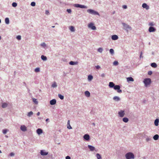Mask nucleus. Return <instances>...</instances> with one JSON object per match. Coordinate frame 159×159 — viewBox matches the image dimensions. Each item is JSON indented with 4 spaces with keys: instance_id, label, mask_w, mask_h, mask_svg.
I'll use <instances>...</instances> for the list:
<instances>
[{
    "instance_id": "obj_17",
    "label": "nucleus",
    "mask_w": 159,
    "mask_h": 159,
    "mask_svg": "<svg viewBox=\"0 0 159 159\" xmlns=\"http://www.w3.org/2000/svg\"><path fill=\"white\" fill-rule=\"evenodd\" d=\"M67 128L69 129H72V127L70 125V120H69L67 122Z\"/></svg>"
},
{
    "instance_id": "obj_62",
    "label": "nucleus",
    "mask_w": 159,
    "mask_h": 159,
    "mask_svg": "<svg viewBox=\"0 0 159 159\" xmlns=\"http://www.w3.org/2000/svg\"><path fill=\"white\" fill-rule=\"evenodd\" d=\"M1 39V36H0V39Z\"/></svg>"
},
{
    "instance_id": "obj_34",
    "label": "nucleus",
    "mask_w": 159,
    "mask_h": 159,
    "mask_svg": "<svg viewBox=\"0 0 159 159\" xmlns=\"http://www.w3.org/2000/svg\"><path fill=\"white\" fill-rule=\"evenodd\" d=\"M96 157L98 159H101L102 157L101 155L98 153H97L96 154Z\"/></svg>"
},
{
    "instance_id": "obj_53",
    "label": "nucleus",
    "mask_w": 159,
    "mask_h": 159,
    "mask_svg": "<svg viewBox=\"0 0 159 159\" xmlns=\"http://www.w3.org/2000/svg\"><path fill=\"white\" fill-rule=\"evenodd\" d=\"M152 74V71H149L148 72V74L149 75H151Z\"/></svg>"
},
{
    "instance_id": "obj_2",
    "label": "nucleus",
    "mask_w": 159,
    "mask_h": 159,
    "mask_svg": "<svg viewBox=\"0 0 159 159\" xmlns=\"http://www.w3.org/2000/svg\"><path fill=\"white\" fill-rule=\"evenodd\" d=\"M87 12L88 13L92 15H98V16H99V14L98 12L91 9H89L87 10Z\"/></svg>"
},
{
    "instance_id": "obj_41",
    "label": "nucleus",
    "mask_w": 159,
    "mask_h": 159,
    "mask_svg": "<svg viewBox=\"0 0 159 159\" xmlns=\"http://www.w3.org/2000/svg\"><path fill=\"white\" fill-rule=\"evenodd\" d=\"M103 49L102 48H99L98 49V51L100 52H102V51Z\"/></svg>"
},
{
    "instance_id": "obj_10",
    "label": "nucleus",
    "mask_w": 159,
    "mask_h": 159,
    "mask_svg": "<svg viewBox=\"0 0 159 159\" xmlns=\"http://www.w3.org/2000/svg\"><path fill=\"white\" fill-rule=\"evenodd\" d=\"M142 6L143 8H146V10H148L149 9V7L146 3H143Z\"/></svg>"
},
{
    "instance_id": "obj_4",
    "label": "nucleus",
    "mask_w": 159,
    "mask_h": 159,
    "mask_svg": "<svg viewBox=\"0 0 159 159\" xmlns=\"http://www.w3.org/2000/svg\"><path fill=\"white\" fill-rule=\"evenodd\" d=\"M122 25L124 27V29L128 31V30H131L132 29L131 27L129 25L124 23H122Z\"/></svg>"
},
{
    "instance_id": "obj_12",
    "label": "nucleus",
    "mask_w": 159,
    "mask_h": 159,
    "mask_svg": "<svg viewBox=\"0 0 159 159\" xmlns=\"http://www.w3.org/2000/svg\"><path fill=\"white\" fill-rule=\"evenodd\" d=\"M84 138L86 140H88L89 139V136L88 134H85L84 136Z\"/></svg>"
},
{
    "instance_id": "obj_56",
    "label": "nucleus",
    "mask_w": 159,
    "mask_h": 159,
    "mask_svg": "<svg viewBox=\"0 0 159 159\" xmlns=\"http://www.w3.org/2000/svg\"><path fill=\"white\" fill-rule=\"evenodd\" d=\"M105 75L104 74H102L101 75V76L102 77H103L105 76Z\"/></svg>"
},
{
    "instance_id": "obj_60",
    "label": "nucleus",
    "mask_w": 159,
    "mask_h": 159,
    "mask_svg": "<svg viewBox=\"0 0 159 159\" xmlns=\"http://www.w3.org/2000/svg\"><path fill=\"white\" fill-rule=\"evenodd\" d=\"M0 153H2V152L0 150Z\"/></svg>"
},
{
    "instance_id": "obj_22",
    "label": "nucleus",
    "mask_w": 159,
    "mask_h": 159,
    "mask_svg": "<svg viewBox=\"0 0 159 159\" xmlns=\"http://www.w3.org/2000/svg\"><path fill=\"white\" fill-rule=\"evenodd\" d=\"M52 87L54 88H56L57 86V83L56 82H54L52 85Z\"/></svg>"
},
{
    "instance_id": "obj_18",
    "label": "nucleus",
    "mask_w": 159,
    "mask_h": 159,
    "mask_svg": "<svg viewBox=\"0 0 159 159\" xmlns=\"http://www.w3.org/2000/svg\"><path fill=\"white\" fill-rule=\"evenodd\" d=\"M114 84L112 82H110L109 83V86L110 88L114 87L115 86Z\"/></svg>"
},
{
    "instance_id": "obj_5",
    "label": "nucleus",
    "mask_w": 159,
    "mask_h": 159,
    "mask_svg": "<svg viewBox=\"0 0 159 159\" xmlns=\"http://www.w3.org/2000/svg\"><path fill=\"white\" fill-rule=\"evenodd\" d=\"M114 89L115 90H117V92L118 93H121L122 92V90L121 89H120V86L119 85H115L114 87H113Z\"/></svg>"
},
{
    "instance_id": "obj_15",
    "label": "nucleus",
    "mask_w": 159,
    "mask_h": 159,
    "mask_svg": "<svg viewBox=\"0 0 159 159\" xmlns=\"http://www.w3.org/2000/svg\"><path fill=\"white\" fill-rule=\"evenodd\" d=\"M37 133L38 134H40L42 133L43 131L41 129H38L37 130Z\"/></svg>"
},
{
    "instance_id": "obj_6",
    "label": "nucleus",
    "mask_w": 159,
    "mask_h": 159,
    "mask_svg": "<svg viewBox=\"0 0 159 159\" xmlns=\"http://www.w3.org/2000/svg\"><path fill=\"white\" fill-rule=\"evenodd\" d=\"M74 6L76 7H80L82 8H87V7L86 6L81 5L78 4H76L74 5Z\"/></svg>"
},
{
    "instance_id": "obj_43",
    "label": "nucleus",
    "mask_w": 159,
    "mask_h": 159,
    "mask_svg": "<svg viewBox=\"0 0 159 159\" xmlns=\"http://www.w3.org/2000/svg\"><path fill=\"white\" fill-rule=\"evenodd\" d=\"M17 5V3L16 2H13L12 4V6L13 7H15Z\"/></svg>"
},
{
    "instance_id": "obj_51",
    "label": "nucleus",
    "mask_w": 159,
    "mask_h": 159,
    "mask_svg": "<svg viewBox=\"0 0 159 159\" xmlns=\"http://www.w3.org/2000/svg\"><path fill=\"white\" fill-rule=\"evenodd\" d=\"M142 54H143L142 52H141V53H140V58L143 57V56H142Z\"/></svg>"
},
{
    "instance_id": "obj_20",
    "label": "nucleus",
    "mask_w": 159,
    "mask_h": 159,
    "mask_svg": "<svg viewBox=\"0 0 159 159\" xmlns=\"http://www.w3.org/2000/svg\"><path fill=\"white\" fill-rule=\"evenodd\" d=\"M88 147L91 151H93L94 150L95 148L91 145H88Z\"/></svg>"
},
{
    "instance_id": "obj_26",
    "label": "nucleus",
    "mask_w": 159,
    "mask_h": 159,
    "mask_svg": "<svg viewBox=\"0 0 159 159\" xmlns=\"http://www.w3.org/2000/svg\"><path fill=\"white\" fill-rule=\"evenodd\" d=\"M159 138V135L158 134L155 135L153 137V139L155 140H157Z\"/></svg>"
},
{
    "instance_id": "obj_37",
    "label": "nucleus",
    "mask_w": 159,
    "mask_h": 159,
    "mask_svg": "<svg viewBox=\"0 0 159 159\" xmlns=\"http://www.w3.org/2000/svg\"><path fill=\"white\" fill-rule=\"evenodd\" d=\"M33 100L34 102L36 104H37L38 103V102L37 101V99L34 98L33 99Z\"/></svg>"
},
{
    "instance_id": "obj_7",
    "label": "nucleus",
    "mask_w": 159,
    "mask_h": 159,
    "mask_svg": "<svg viewBox=\"0 0 159 159\" xmlns=\"http://www.w3.org/2000/svg\"><path fill=\"white\" fill-rule=\"evenodd\" d=\"M88 27L89 28H91L93 30H95L96 29L95 26H94L93 24L92 23L89 24Z\"/></svg>"
},
{
    "instance_id": "obj_23",
    "label": "nucleus",
    "mask_w": 159,
    "mask_h": 159,
    "mask_svg": "<svg viewBox=\"0 0 159 159\" xmlns=\"http://www.w3.org/2000/svg\"><path fill=\"white\" fill-rule=\"evenodd\" d=\"M85 96L87 97H89L90 96V93L88 91H86L85 92Z\"/></svg>"
},
{
    "instance_id": "obj_30",
    "label": "nucleus",
    "mask_w": 159,
    "mask_h": 159,
    "mask_svg": "<svg viewBox=\"0 0 159 159\" xmlns=\"http://www.w3.org/2000/svg\"><path fill=\"white\" fill-rule=\"evenodd\" d=\"M113 99L115 100L118 101L120 100L119 98L117 96H115L113 98Z\"/></svg>"
},
{
    "instance_id": "obj_1",
    "label": "nucleus",
    "mask_w": 159,
    "mask_h": 159,
    "mask_svg": "<svg viewBox=\"0 0 159 159\" xmlns=\"http://www.w3.org/2000/svg\"><path fill=\"white\" fill-rule=\"evenodd\" d=\"M125 157L126 159H134V154L130 152L127 153L125 155Z\"/></svg>"
},
{
    "instance_id": "obj_11",
    "label": "nucleus",
    "mask_w": 159,
    "mask_h": 159,
    "mask_svg": "<svg viewBox=\"0 0 159 159\" xmlns=\"http://www.w3.org/2000/svg\"><path fill=\"white\" fill-rule=\"evenodd\" d=\"M48 152H45L44 150H41L40 152V154L42 155L45 156L46 155L48 154Z\"/></svg>"
},
{
    "instance_id": "obj_57",
    "label": "nucleus",
    "mask_w": 159,
    "mask_h": 159,
    "mask_svg": "<svg viewBox=\"0 0 159 159\" xmlns=\"http://www.w3.org/2000/svg\"><path fill=\"white\" fill-rule=\"evenodd\" d=\"M37 116H39V115H40V112H38L37 114Z\"/></svg>"
},
{
    "instance_id": "obj_44",
    "label": "nucleus",
    "mask_w": 159,
    "mask_h": 159,
    "mask_svg": "<svg viewBox=\"0 0 159 159\" xmlns=\"http://www.w3.org/2000/svg\"><path fill=\"white\" fill-rule=\"evenodd\" d=\"M31 5L32 6H34L35 5V3L34 2H32L31 3Z\"/></svg>"
},
{
    "instance_id": "obj_36",
    "label": "nucleus",
    "mask_w": 159,
    "mask_h": 159,
    "mask_svg": "<svg viewBox=\"0 0 159 159\" xmlns=\"http://www.w3.org/2000/svg\"><path fill=\"white\" fill-rule=\"evenodd\" d=\"M33 114V112L32 111H31L28 112V115H27V116H28L30 117Z\"/></svg>"
},
{
    "instance_id": "obj_21",
    "label": "nucleus",
    "mask_w": 159,
    "mask_h": 159,
    "mask_svg": "<svg viewBox=\"0 0 159 159\" xmlns=\"http://www.w3.org/2000/svg\"><path fill=\"white\" fill-rule=\"evenodd\" d=\"M69 64L70 65H77L78 64V62L77 61L74 62L73 61H70Z\"/></svg>"
},
{
    "instance_id": "obj_39",
    "label": "nucleus",
    "mask_w": 159,
    "mask_h": 159,
    "mask_svg": "<svg viewBox=\"0 0 159 159\" xmlns=\"http://www.w3.org/2000/svg\"><path fill=\"white\" fill-rule=\"evenodd\" d=\"M40 71L39 68H37L35 69V72H39Z\"/></svg>"
},
{
    "instance_id": "obj_14",
    "label": "nucleus",
    "mask_w": 159,
    "mask_h": 159,
    "mask_svg": "<svg viewBox=\"0 0 159 159\" xmlns=\"http://www.w3.org/2000/svg\"><path fill=\"white\" fill-rule=\"evenodd\" d=\"M56 103V100L55 99H53L50 101V104L53 105L55 104Z\"/></svg>"
},
{
    "instance_id": "obj_29",
    "label": "nucleus",
    "mask_w": 159,
    "mask_h": 159,
    "mask_svg": "<svg viewBox=\"0 0 159 159\" xmlns=\"http://www.w3.org/2000/svg\"><path fill=\"white\" fill-rule=\"evenodd\" d=\"M5 22L6 24H8L9 23V19L8 18H6L5 19Z\"/></svg>"
},
{
    "instance_id": "obj_35",
    "label": "nucleus",
    "mask_w": 159,
    "mask_h": 159,
    "mask_svg": "<svg viewBox=\"0 0 159 159\" xmlns=\"http://www.w3.org/2000/svg\"><path fill=\"white\" fill-rule=\"evenodd\" d=\"M58 96L61 100L64 99V96L61 94H58Z\"/></svg>"
},
{
    "instance_id": "obj_47",
    "label": "nucleus",
    "mask_w": 159,
    "mask_h": 159,
    "mask_svg": "<svg viewBox=\"0 0 159 159\" xmlns=\"http://www.w3.org/2000/svg\"><path fill=\"white\" fill-rule=\"evenodd\" d=\"M122 7L124 9H126L127 8V6L125 5H124Z\"/></svg>"
},
{
    "instance_id": "obj_49",
    "label": "nucleus",
    "mask_w": 159,
    "mask_h": 159,
    "mask_svg": "<svg viewBox=\"0 0 159 159\" xmlns=\"http://www.w3.org/2000/svg\"><path fill=\"white\" fill-rule=\"evenodd\" d=\"M149 25L151 26H152L154 25V24L153 22H151L149 23Z\"/></svg>"
},
{
    "instance_id": "obj_42",
    "label": "nucleus",
    "mask_w": 159,
    "mask_h": 159,
    "mask_svg": "<svg viewBox=\"0 0 159 159\" xmlns=\"http://www.w3.org/2000/svg\"><path fill=\"white\" fill-rule=\"evenodd\" d=\"M41 46H42V47H43L44 48H45L46 46V45L45 43H41Z\"/></svg>"
},
{
    "instance_id": "obj_31",
    "label": "nucleus",
    "mask_w": 159,
    "mask_h": 159,
    "mask_svg": "<svg viewBox=\"0 0 159 159\" xmlns=\"http://www.w3.org/2000/svg\"><path fill=\"white\" fill-rule=\"evenodd\" d=\"M70 30L72 32H74L75 31V28L73 26H71L69 28Z\"/></svg>"
},
{
    "instance_id": "obj_54",
    "label": "nucleus",
    "mask_w": 159,
    "mask_h": 159,
    "mask_svg": "<svg viewBox=\"0 0 159 159\" xmlns=\"http://www.w3.org/2000/svg\"><path fill=\"white\" fill-rule=\"evenodd\" d=\"M66 159H70V157L69 156H67L66 157Z\"/></svg>"
},
{
    "instance_id": "obj_28",
    "label": "nucleus",
    "mask_w": 159,
    "mask_h": 159,
    "mask_svg": "<svg viewBox=\"0 0 159 159\" xmlns=\"http://www.w3.org/2000/svg\"><path fill=\"white\" fill-rule=\"evenodd\" d=\"M7 105V103H3L2 104V108H4L6 107Z\"/></svg>"
},
{
    "instance_id": "obj_24",
    "label": "nucleus",
    "mask_w": 159,
    "mask_h": 159,
    "mask_svg": "<svg viewBox=\"0 0 159 159\" xmlns=\"http://www.w3.org/2000/svg\"><path fill=\"white\" fill-rule=\"evenodd\" d=\"M127 81H134V79L131 77H128L127 78Z\"/></svg>"
},
{
    "instance_id": "obj_16",
    "label": "nucleus",
    "mask_w": 159,
    "mask_h": 159,
    "mask_svg": "<svg viewBox=\"0 0 159 159\" xmlns=\"http://www.w3.org/2000/svg\"><path fill=\"white\" fill-rule=\"evenodd\" d=\"M155 30V29L152 27H149V31L150 32H154Z\"/></svg>"
},
{
    "instance_id": "obj_59",
    "label": "nucleus",
    "mask_w": 159,
    "mask_h": 159,
    "mask_svg": "<svg viewBox=\"0 0 159 159\" xmlns=\"http://www.w3.org/2000/svg\"><path fill=\"white\" fill-rule=\"evenodd\" d=\"M147 141H148L149 140V139H147Z\"/></svg>"
},
{
    "instance_id": "obj_48",
    "label": "nucleus",
    "mask_w": 159,
    "mask_h": 159,
    "mask_svg": "<svg viewBox=\"0 0 159 159\" xmlns=\"http://www.w3.org/2000/svg\"><path fill=\"white\" fill-rule=\"evenodd\" d=\"M67 11L69 13H70L71 12V11L70 9H67Z\"/></svg>"
},
{
    "instance_id": "obj_40",
    "label": "nucleus",
    "mask_w": 159,
    "mask_h": 159,
    "mask_svg": "<svg viewBox=\"0 0 159 159\" xmlns=\"http://www.w3.org/2000/svg\"><path fill=\"white\" fill-rule=\"evenodd\" d=\"M114 65L117 66L118 64V62L117 61H115L113 63Z\"/></svg>"
},
{
    "instance_id": "obj_38",
    "label": "nucleus",
    "mask_w": 159,
    "mask_h": 159,
    "mask_svg": "<svg viewBox=\"0 0 159 159\" xmlns=\"http://www.w3.org/2000/svg\"><path fill=\"white\" fill-rule=\"evenodd\" d=\"M110 52L111 54H113L114 53V51L113 49H111L110 50Z\"/></svg>"
},
{
    "instance_id": "obj_52",
    "label": "nucleus",
    "mask_w": 159,
    "mask_h": 159,
    "mask_svg": "<svg viewBox=\"0 0 159 159\" xmlns=\"http://www.w3.org/2000/svg\"><path fill=\"white\" fill-rule=\"evenodd\" d=\"M10 155L11 156H13L14 155V154L13 152H11L10 153Z\"/></svg>"
},
{
    "instance_id": "obj_32",
    "label": "nucleus",
    "mask_w": 159,
    "mask_h": 159,
    "mask_svg": "<svg viewBox=\"0 0 159 159\" xmlns=\"http://www.w3.org/2000/svg\"><path fill=\"white\" fill-rule=\"evenodd\" d=\"M123 121L125 122H127L128 121V119L127 118L125 117L123 119Z\"/></svg>"
},
{
    "instance_id": "obj_46",
    "label": "nucleus",
    "mask_w": 159,
    "mask_h": 159,
    "mask_svg": "<svg viewBox=\"0 0 159 159\" xmlns=\"http://www.w3.org/2000/svg\"><path fill=\"white\" fill-rule=\"evenodd\" d=\"M7 131V130L6 129H3L2 131L3 133L4 134H6Z\"/></svg>"
},
{
    "instance_id": "obj_50",
    "label": "nucleus",
    "mask_w": 159,
    "mask_h": 159,
    "mask_svg": "<svg viewBox=\"0 0 159 159\" xmlns=\"http://www.w3.org/2000/svg\"><path fill=\"white\" fill-rule=\"evenodd\" d=\"M95 67L96 68V69H100V66H98V65L96 66H95Z\"/></svg>"
},
{
    "instance_id": "obj_61",
    "label": "nucleus",
    "mask_w": 159,
    "mask_h": 159,
    "mask_svg": "<svg viewBox=\"0 0 159 159\" xmlns=\"http://www.w3.org/2000/svg\"><path fill=\"white\" fill-rule=\"evenodd\" d=\"M1 20L0 19V23H1Z\"/></svg>"
},
{
    "instance_id": "obj_13",
    "label": "nucleus",
    "mask_w": 159,
    "mask_h": 159,
    "mask_svg": "<svg viewBox=\"0 0 159 159\" xmlns=\"http://www.w3.org/2000/svg\"><path fill=\"white\" fill-rule=\"evenodd\" d=\"M111 39L113 40H116L118 39V37L117 35H114L111 36Z\"/></svg>"
},
{
    "instance_id": "obj_33",
    "label": "nucleus",
    "mask_w": 159,
    "mask_h": 159,
    "mask_svg": "<svg viewBox=\"0 0 159 159\" xmlns=\"http://www.w3.org/2000/svg\"><path fill=\"white\" fill-rule=\"evenodd\" d=\"M93 79V77L92 75H89L88 76V79L89 80L91 81V80Z\"/></svg>"
},
{
    "instance_id": "obj_8",
    "label": "nucleus",
    "mask_w": 159,
    "mask_h": 159,
    "mask_svg": "<svg viewBox=\"0 0 159 159\" xmlns=\"http://www.w3.org/2000/svg\"><path fill=\"white\" fill-rule=\"evenodd\" d=\"M118 114L120 117H123L125 115L124 111L121 110L118 112Z\"/></svg>"
},
{
    "instance_id": "obj_9",
    "label": "nucleus",
    "mask_w": 159,
    "mask_h": 159,
    "mask_svg": "<svg viewBox=\"0 0 159 159\" xmlns=\"http://www.w3.org/2000/svg\"><path fill=\"white\" fill-rule=\"evenodd\" d=\"M20 129L23 131H25L27 130V128L24 125H21L20 127Z\"/></svg>"
},
{
    "instance_id": "obj_45",
    "label": "nucleus",
    "mask_w": 159,
    "mask_h": 159,
    "mask_svg": "<svg viewBox=\"0 0 159 159\" xmlns=\"http://www.w3.org/2000/svg\"><path fill=\"white\" fill-rule=\"evenodd\" d=\"M16 39L18 40H20L21 39V36L20 35H18L16 37Z\"/></svg>"
},
{
    "instance_id": "obj_58",
    "label": "nucleus",
    "mask_w": 159,
    "mask_h": 159,
    "mask_svg": "<svg viewBox=\"0 0 159 159\" xmlns=\"http://www.w3.org/2000/svg\"><path fill=\"white\" fill-rule=\"evenodd\" d=\"M49 120V119L48 118V119H47L46 120V121H48V120Z\"/></svg>"
},
{
    "instance_id": "obj_25",
    "label": "nucleus",
    "mask_w": 159,
    "mask_h": 159,
    "mask_svg": "<svg viewBox=\"0 0 159 159\" xmlns=\"http://www.w3.org/2000/svg\"><path fill=\"white\" fill-rule=\"evenodd\" d=\"M41 58L44 61H45L47 60V57L43 55L41 56Z\"/></svg>"
},
{
    "instance_id": "obj_19",
    "label": "nucleus",
    "mask_w": 159,
    "mask_h": 159,
    "mask_svg": "<svg viewBox=\"0 0 159 159\" xmlns=\"http://www.w3.org/2000/svg\"><path fill=\"white\" fill-rule=\"evenodd\" d=\"M159 122V120L158 119H156L154 121V124L155 125L157 126L158 125V123Z\"/></svg>"
},
{
    "instance_id": "obj_55",
    "label": "nucleus",
    "mask_w": 159,
    "mask_h": 159,
    "mask_svg": "<svg viewBox=\"0 0 159 159\" xmlns=\"http://www.w3.org/2000/svg\"><path fill=\"white\" fill-rule=\"evenodd\" d=\"M49 13V11L48 10H46L45 11V14H48Z\"/></svg>"
},
{
    "instance_id": "obj_27",
    "label": "nucleus",
    "mask_w": 159,
    "mask_h": 159,
    "mask_svg": "<svg viewBox=\"0 0 159 159\" xmlns=\"http://www.w3.org/2000/svg\"><path fill=\"white\" fill-rule=\"evenodd\" d=\"M151 66L153 67L156 68L157 67V65L155 63H152L151 64Z\"/></svg>"
},
{
    "instance_id": "obj_3",
    "label": "nucleus",
    "mask_w": 159,
    "mask_h": 159,
    "mask_svg": "<svg viewBox=\"0 0 159 159\" xmlns=\"http://www.w3.org/2000/svg\"><path fill=\"white\" fill-rule=\"evenodd\" d=\"M143 82L146 87L149 85L151 83V80L149 78H147L144 80Z\"/></svg>"
}]
</instances>
